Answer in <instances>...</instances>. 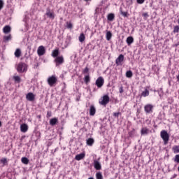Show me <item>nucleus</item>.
<instances>
[{"mask_svg": "<svg viewBox=\"0 0 179 179\" xmlns=\"http://www.w3.org/2000/svg\"><path fill=\"white\" fill-rule=\"evenodd\" d=\"M21 132H27V129H29V127L26 124H23L20 126Z\"/></svg>", "mask_w": 179, "mask_h": 179, "instance_id": "a211bd4d", "label": "nucleus"}, {"mask_svg": "<svg viewBox=\"0 0 179 179\" xmlns=\"http://www.w3.org/2000/svg\"><path fill=\"white\" fill-rule=\"evenodd\" d=\"M96 179H103V175L101 174V173L98 172L96 174Z\"/></svg>", "mask_w": 179, "mask_h": 179, "instance_id": "72a5a7b5", "label": "nucleus"}, {"mask_svg": "<svg viewBox=\"0 0 179 179\" xmlns=\"http://www.w3.org/2000/svg\"><path fill=\"white\" fill-rule=\"evenodd\" d=\"M93 143H94V139L88 138L87 140V145H88V146H93Z\"/></svg>", "mask_w": 179, "mask_h": 179, "instance_id": "cd10ccee", "label": "nucleus"}, {"mask_svg": "<svg viewBox=\"0 0 179 179\" xmlns=\"http://www.w3.org/2000/svg\"><path fill=\"white\" fill-rule=\"evenodd\" d=\"M179 32V26L176 25L174 27L173 33H178Z\"/></svg>", "mask_w": 179, "mask_h": 179, "instance_id": "e433bc0d", "label": "nucleus"}, {"mask_svg": "<svg viewBox=\"0 0 179 179\" xmlns=\"http://www.w3.org/2000/svg\"><path fill=\"white\" fill-rule=\"evenodd\" d=\"M14 55L16 58H20L22 55V50H20V48L16 49Z\"/></svg>", "mask_w": 179, "mask_h": 179, "instance_id": "f3484780", "label": "nucleus"}, {"mask_svg": "<svg viewBox=\"0 0 179 179\" xmlns=\"http://www.w3.org/2000/svg\"><path fill=\"white\" fill-rule=\"evenodd\" d=\"M51 115H52L51 111H48L47 112V117L50 118V117H51Z\"/></svg>", "mask_w": 179, "mask_h": 179, "instance_id": "a18cd8bd", "label": "nucleus"}, {"mask_svg": "<svg viewBox=\"0 0 179 179\" xmlns=\"http://www.w3.org/2000/svg\"><path fill=\"white\" fill-rule=\"evenodd\" d=\"M48 84L50 87H52L57 85V82H58V78L55 76H51L48 78Z\"/></svg>", "mask_w": 179, "mask_h": 179, "instance_id": "7ed1b4c3", "label": "nucleus"}, {"mask_svg": "<svg viewBox=\"0 0 179 179\" xmlns=\"http://www.w3.org/2000/svg\"><path fill=\"white\" fill-rule=\"evenodd\" d=\"M94 167L95 170H100L101 169V164H100L99 161L94 160Z\"/></svg>", "mask_w": 179, "mask_h": 179, "instance_id": "2eb2a0df", "label": "nucleus"}, {"mask_svg": "<svg viewBox=\"0 0 179 179\" xmlns=\"http://www.w3.org/2000/svg\"><path fill=\"white\" fill-rule=\"evenodd\" d=\"M120 13L121 15H122V16H124V17H127L128 16V12H124L122 10H120Z\"/></svg>", "mask_w": 179, "mask_h": 179, "instance_id": "58836bf2", "label": "nucleus"}, {"mask_svg": "<svg viewBox=\"0 0 179 179\" xmlns=\"http://www.w3.org/2000/svg\"><path fill=\"white\" fill-rule=\"evenodd\" d=\"M28 66L24 62H20L16 67V69L19 73H23V72H27Z\"/></svg>", "mask_w": 179, "mask_h": 179, "instance_id": "f257e3e1", "label": "nucleus"}, {"mask_svg": "<svg viewBox=\"0 0 179 179\" xmlns=\"http://www.w3.org/2000/svg\"><path fill=\"white\" fill-rule=\"evenodd\" d=\"M95 85L98 89H101L104 86V78L101 76L99 77L95 82Z\"/></svg>", "mask_w": 179, "mask_h": 179, "instance_id": "39448f33", "label": "nucleus"}, {"mask_svg": "<svg viewBox=\"0 0 179 179\" xmlns=\"http://www.w3.org/2000/svg\"><path fill=\"white\" fill-rule=\"evenodd\" d=\"M3 40L4 43H8V41L12 40V35L9 34L8 36H4Z\"/></svg>", "mask_w": 179, "mask_h": 179, "instance_id": "b1692460", "label": "nucleus"}, {"mask_svg": "<svg viewBox=\"0 0 179 179\" xmlns=\"http://www.w3.org/2000/svg\"><path fill=\"white\" fill-rule=\"evenodd\" d=\"M141 135H148L149 134V129L147 127H143L141 131Z\"/></svg>", "mask_w": 179, "mask_h": 179, "instance_id": "4be33fe9", "label": "nucleus"}, {"mask_svg": "<svg viewBox=\"0 0 179 179\" xmlns=\"http://www.w3.org/2000/svg\"><path fill=\"white\" fill-rule=\"evenodd\" d=\"M126 43H127V45H131L132 43H134V37L129 36L127 38Z\"/></svg>", "mask_w": 179, "mask_h": 179, "instance_id": "412c9836", "label": "nucleus"}, {"mask_svg": "<svg viewBox=\"0 0 179 179\" xmlns=\"http://www.w3.org/2000/svg\"><path fill=\"white\" fill-rule=\"evenodd\" d=\"M1 163H2L3 164H6V163H8V159L6 158H2L0 160Z\"/></svg>", "mask_w": 179, "mask_h": 179, "instance_id": "4c0bfd02", "label": "nucleus"}, {"mask_svg": "<svg viewBox=\"0 0 179 179\" xmlns=\"http://www.w3.org/2000/svg\"><path fill=\"white\" fill-rule=\"evenodd\" d=\"M175 163H179V155H176L173 159Z\"/></svg>", "mask_w": 179, "mask_h": 179, "instance_id": "f704fd0d", "label": "nucleus"}, {"mask_svg": "<svg viewBox=\"0 0 179 179\" xmlns=\"http://www.w3.org/2000/svg\"><path fill=\"white\" fill-rule=\"evenodd\" d=\"M122 62H124V55L121 54L115 59V64L117 66H120V65H122Z\"/></svg>", "mask_w": 179, "mask_h": 179, "instance_id": "6e6552de", "label": "nucleus"}, {"mask_svg": "<svg viewBox=\"0 0 179 179\" xmlns=\"http://www.w3.org/2000/svg\"><path fill=\"white\" fill-rule=\"evenodd\" d=\"M37 54L39 57H41L45 54V48L43 45H41L38 48Z\"/></svg>", "mask_w": 179, "mask_h": 179, "instance_id": "9d476101", "label": "nucleus"}, {"mask_svg": "<svg viewBox=\"0 0 179 179\" xmlns=\"http://www.w3.org/2000/svg\"><path fill=\"white\" fill-rule=\"evenodd\" d=\"M161 138L164 141V145H167L169 143V141H170V135L167 133V131L162 130L160 133Z\"/></svg>", "mask_w": 179, "mask_h": 179, "instance_id": "f03ea898", "label": "nucleus"}, {"mask_svg": "<svg viewBox=\"0 0 179 179\" xmlns=\"http://www.w3.org/2000/svg\"><path fill=\"white\" fill-rule=\"evenodd\" d=\"M86 37L85 36V34L82 33L80 34V36L78 37V40L80 43H83L85 41Z\"/></svg>", "mask_w": 179, "mask_h": 179, "instance_id": "bb28decb", "label": "nucleus"}, {"mask_svg": "<svg viewBox=\"0 0 179 179\" xmlns=\"http://www.w3.org/2000/svg\"><path fill=\"white\" fill-rule=\"evenodd\" d=\"M21 162L23 163V164H27L29 163V159H27L26 157H24L21 159Z\"/></svg>", "mask_w": 179, "mask_h": 179, "instance_id": "7c9ffc66", "label": "nucleus"}, {"mask_svg": "<svg viewBox=\"0 0 179 179\" xmlns=\"http://www.w3.org/2000/svg\"><path fill=\"white\" fill-rule=\"evenodd\" d=\"M46 16L49 17V19H52V20H54L55 19V13L54 12H51V9L47 8V11L45 13Z\"/></svg>", "mask_w": 179, "mask_h": 179, "instance_id": "1a4fd4ad", "label": "nucleus"}, {"mask_svg": "<svg viewBox=\"0 0 179 179\" xmlns=\"http://www.w3.org/2000/svg\"><path fill=\"white\" fill-rule=\"evenodd\" d=\"M13 79L15 83H20V82H22V78H20L19 76H14Z\"/></svg>", "mask_w": 179, "mask_h": 179, "instance_id": "5701e85b", "label": "nucleus"}, {"mask_svg": "<svg viewBox=\"0 0 179 179\" xmlns=\"http://www.w3.org/2000/svg\"><path fill=\"white\" fill-rule=\"evenodd\" d=\"M172 152H173L175 154L179 153V145H174L172 148Z\"/></svg>", "mask_w": 179, "mask_h": 179, "instance_id": "c756f323", "label": "nucleus"}, {"mask_svg": "<svg viewBox=\"0 0 179 179\" xmlns=\"http://www.w3.org/2000/svg\"><path fill=\"white\" fill-rule=\"evenodd\" d=\"M113 37V34L111 33V31H108L106 32V40H108V41H110V40H111V38Z\"/></svg>", "mask_w": 179, "mask_h": 179, "instance_id": "c85d7f7f", "label": "nucleus"}, {"mask_svg": "<svg viewBox=\"0 0 179 179\" xmlns=\"http://www.w3.org/2000/svg\"><path fill=\"white\" fill-rule=\"evenodd\" d=\"M153 105L148 103L144 106V110L146 114H152L153 113Z\"/></svg>", "mask_w": 179, "mask_h": 179, "instance_id": "0eeeda50", "label": "nucleus"}, {"mask_svg": "<svg viewBox=\"0 0 179 179\" xmlns=\"http://www.w3.org/2000/svg\"><path fill=\"white\" fill-rule=\"evenodd\" d=\"M0 127H2V122L0 121Z\"/></svg>", "mask_w": 179, "mask_h": 179, "instance_id": "8fccbe9b", "label": "nucleus"}, {"mask_svg": "<svg viewBox=\"0 0 179 179\" xmlns=\"http://www.w3.org/2000/svg\"><path fill=\"white\" fill-rule=\"evenodd\" d=\"M95 115H96V107L94 106V105H91L90 107V115L93 117Z\"/></svg>", "mask_w": 179, "mask_h": 179, "instance_id": "f8f14e48", "label": "nucleus"}, {"mask_svg": "<svg viewBox=\"0 0 179 179\" xmlns=\"http://www.w3.org/2000/svg\"><path fill=\"white\" fill-rule=\"evenodd\" d=\"M3 8V1L0 0V10Z\"/></svg>", "mask_w": 179, "mask_h": 179, "instance_id": "79ce46f5", "label": "nucleus"}, {"mask_svg": "<svg viewBox=\"0 0 179 179\" xmlns=\"http://www.w3.org/2000/svg\"><path fill=\"white\" fill-rule=\"evenodd\" d=\"M129 138H134L135 136V129H133L132 131L129 132Z\"/></svg>", "mask_w": 179, "mask_h": 179, "instance_id": "2f4dec72", "label": "nucleus"}, {"mask_svg": "<svg viewBox=\"0 0 179 179\" xmlns=\"http://www.w3.org/2000/svg\"><path fill=\"white\" fill-rule=\"evenodd\" d=\"M145 2V0H137V3L142 5Z\"/></svg>", "mask_w": 179, "mask_h": 179, "instance_id": "c03bdc74", "label": "nucleus"}, {"mask_svg": "<svg viewBox=\"0 0 179 179\" xmlns=\"http://www.w3.org/2000/svg\"><path fill=\"white\" fill-rule=\"evenodd\" d=\"M59 48L52 50L51 56L53 58H57V57H59Z\"/></svg>", "mask_w": 179, "mask_h": 179, "instance_id": "4468645a", "label": "nucleus"}, {"mask_svg": "<svg viewBox=\"0 0 179 179\" xmlns=\"http://www.w3.org/2000/svg\"><path fill=\"white\" fill-rule=\"evenodd\" d=\"M83 73L84 74L89 73V67H85L83 71Z\"/></svg>", "mask_w": 179, "mask_h": 179, "instance_id": "ea45409f", "label": "nucleus"}, {"mask_svg": "<svg viewBox=\"0 0 179 179\" xmlns=\"http://www.w3.org/2000/svg\"><path fill=\"white\" fill-rule=\"evenodd\" d=\"M120 93H124V87L121 86L119 89Z\"/></svg>", "mask_w": 179, "mask_h": 179, "instance_id": "37998d69", "label": "nucleus"}, {"mask_svg": "<svg viewBox=\"0 0 179 179\" xmlns=\"http://www.w3.org/2000/svg\"><path fill=\"white\" fill-rule=\"evenodd\" d=\"M85 153H81L79 155H77L75 157L76 160H78L79 162V160H83V159H85Z\"/></svg>", "mask_w": 179, "mask_h": 179, "instance_id": "aec40b11", "label": "nucleus"}, {"mask_svg": "<svg viewBox=\"0 0 179 179\" xmlns=\"http://www.w3.org/2000/svg\"><path fill=\"white\" fill-rule=\"evenodd\" d=\"M11 28L10 26L6 25L3 28V32L4 34H8V33H10Z\"/></svg>", "mask_w": 179, "mask_h": 179, "instance_id": "dca6fc26", "label": "nucleus"}, {"mask_svg": "<svg viewBox=\"0 0 179 179\" xmlns=\"http://www.w3.org/2000/svg\"><path fill=\"white\" fill-rule=\"evenodd\" d=\"M66 27L67 29H73V25L71 22H66Z\"/></svg>", "mask_w": 179, "mask_h": 179, "instance_id": "c9c22d12", "label": "nucleus"}, {"mask_svg": "<svg viewBox=\"0 0 179 179\" xmlns=\"http://www.w3.org/2000/svg\"><path fill=\"white\" fill-rule=\"evenodd\" d=\"M58 124V117H53L50 120V125L54 127Z\"/></svg>", "mask_w": 179, "mask_h": 179, "instance_id": "ddd939ff", "label": "nucleus"}, {"mask_svg": "<svg viewBox=\"0 0 179 179\" xmlns=\"http://www.w3.org/2000/svg\"><path fill=\"white\" fill-rule=\"evenodd\" d=\"M26 99L28 101H34V100H36V95H34V94L32 92H29L26 95Z\"/></svg>", "mask_w": 179, "mask_h": 179, "instance_id": "9b49d317", "label": "nucleus"}, {"mask_svg": "<svg viewBox=\"0 0 179 179\" xmlns=\"http://www.w3.org/2000/svg\"><path fill=\"white\" fill-rule=\"evenodd\" d=\"M37 118H38V120H41V115H37Z\"/></svg>", "mask_w": 179, "mask_h": 179, "instance_id": "de8ad7c7", "label": "nucleus"}, {"mask_svg": "<svg viewBox=\"0 0 179 179\" xmlns=\"http://www.w3.org/2000/svg\"><path fill=\"white\" fill-rule=\"evenodd\" d=\"M120 115V112H118V113H113V116L114 117H118Z\"/></svg>", "mask_w": 179, "mask_h": 179, "instance_id": "49530a36", "label": "nucleus"}, {"mask_svg": "<svg viewBox=\"0 0 179 179\" xmlns=\"http://www.w3.org/2000/svg\"><path fill=\"white\" fill-rule=\"evenodd\" d=\"M114 19H115V15H114V13H109L107 16V20L109 22H113V20H114Z\"/></svg>", "mask_w": 179, "mask_h": 179, "instance_id": "6ab92c4d", "label": "nucleus"}, {"mask_svg": "<svg viewBox=\"0 0 179 179\" xmlns=\"http://www.w3.org/2000/svg\"><path fill=\"white\" fill-rule=\"evenodd\" d=\"M84 82L86 85H89V83H90V76L89 74L85 76Z\"/></svg>", "mask_w": 179, "mask_h": 179, "instance_id": "393cba45", "label": "nucleus"}, {"mask_svg": "<svg viewBox=\"0 0 179 179\" xmlns=\"http://www.w3.org/2000/svg\"><path fill=\"white\" fill-rule=\"evenodd\" d=\"M99 103L101 106H106L110 103V96L108 95H104L102 99L99 100Z\"/></svg>", "mask_w": 179, "mask_h": 179, "instance_id": "20e7f679", "label": "nucleus"}, {"mask_svg": "<svg viewBox=\"0 0 179 179\" xmlns=\"http://www.w3.org/2000/svg\"><path fill=\"white\" fill-rule=\"evenodd\" d=\"M133 75L134 74H133L131 71H128L126 72V77L127 78H132Z\"/></svg>", "mask_w": 179, "mask_h": 179, "instance_id": "473e14b6", "label": "nucleus"}, {"mask_svg": "<svg viewBox=\"0 0 179 179\" xmlns=\"http://www.w3.org/2000/svg\"><path fill=\"white\" fill-rule=\"evenodd\" d=\"M55 62L56 64V66H59V65H62L64 62H65V60L64 59V56H58L57 57L55 58Z\"/></svg>", "mask_w": 179, "mask_h": 179, "instance_id": "423d86ee", "label": "nucleus"}, {"mask_svg": "<svg viewBox=\"0 0 179 179\" xmlns=\"http://www.w3.org/2000/svg\"><path fill=\"white\" fill-rule=\"evenodd\" d=\"M142 16L145 18V19H148L149 14H148V13H143Z\"/></svg>", "mask_w": 179, "mask_h": 179, "instance_id": "a19ab883", "label": "nucleus"}, {"mask_svg": "<svg viewBox=\"0 0 179 179\" xmlns=\"http://www.w3.org/2000/svg\"><path fill=\"white\" fill-rule=\"evenodd\" d=\"M149 96V90L145 89V91H143L141 97H148Z\"/></svg>", "mask_w": 179, "mask_h": 179, "instance_id": "a878e982", "label": "nucleus"}, {"mask_svg": "<svg viewBox=\"0 0 179 179\" xmlns=\"http://www.w3.org/2000/svg\"><path fill=\"white\" fill-rule=\"evenodd\" d=\"M177 177V174H174L173 178H176Z\"/></svg>", "mask_w": 179, "mask_h": 179, "instance_id": "09e8293b", "label": "nucleus"}]
</instances>
